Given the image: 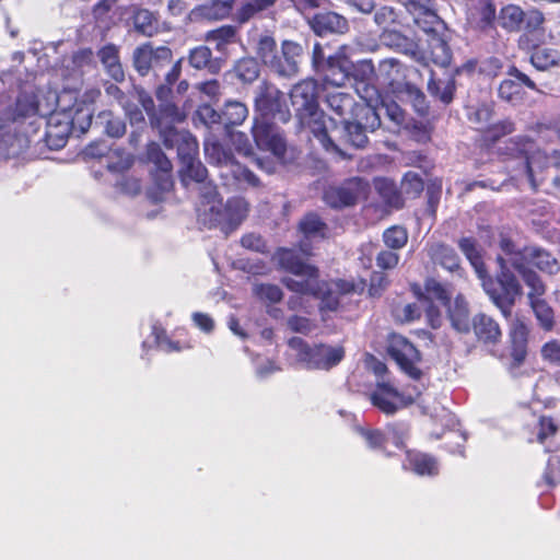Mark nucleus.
I'll return each mask as SVG.
<instances>
[{
	"mask_svg": "<svg viewBox=\"0 0 560 560\" xmlns=\"http://www.w3.org/2000/svg\"><path fill=\"white\" fill-rule=\"evenodd\" d=\"M236 77L244 82H253L259 75V65L255 58H243L234 67Z\"/></svg>",
	"mask_w": 560,
	"mask_h": 560,
	"instance_id": "obj_54",
	"label": "nucleus"
},
{
	"mask_svg": "<svg viewBox=\"0 0 560 560\" xmlns=\"http://www.w3.org/2000/svg\"><path fill=\"white\" fill-rule=\"evenodd\" d=\"M395 94L399 100L409 102L418 114L423 115L427 113L425 95L416 85L409 82L399 84L398 91Z\"/></svg>",
	"mask_w": 560,
	"mask_h": 560,
	"instance_id": "obj_37",
	"label": "nucleus"
},
{
	"mask_svg": "<svg viewBox=\"0 0 560 560\" xmlns=\"http://www.w3.org/2000/svg\"><path fill=\"white\" fill-rule=\"evenodd\" d=\"M455 89L456 84L454 75L436 80L431 71V77L428 81V91L431 95L438 97L441 102L448 104L453 101Z\"/></svg>",
	"mask_w": 560,
	"mask_h": 560,
	"instance_id": "obj_36",
	"label": "nucleus"
},
{
	"mask_svg": "<svg viewBox=\"0 0 560 560\" xmlns=\"http://www.w3.org/2000/svg\"><path fill=\"white\" fill-rule=\"evenodd\" d=\"M203 39L208 43L214 44L215 49L223 52L229 45L236 42L237 28L233 25H223L207 32Z\"/></svg>",
	"mask_w": 560,
	"mask_h": 560,
	"instance_id": "obj_35",
	"label": "nucleus"
},
{
	"mask_svg": "<svg viewBox=\"0 0 560 560\" xmlns=\"http://www.w3.org/2000/svg\"><path fill=\"white\" fill-rule=\"evenodd\" d=\"M525 11L516 4L504 5L499 13L498 22L501 27L509 32H518L522 30Z\"/></svg>",
	"mask_w": 560,
	"mask_h": 560,
	"instance_id": "obj_39",
	"label": "nucleus"
},
{
	"mask_svg": "<svg viewBox=\"0 0 560 560\" xmlns=\"http://www.w3.org/2000/svg\"><path fill=\"white\" fill-rule=\"evenodd\" d=\"M255 50L262 63L273 71L279 58L275 37L268 32L260 34Z\"/></svg>",
	"mask_w": 560,
	"mask_h": 560,
	"instance_id": "obj_31",
	"label": "nucleus"
},
{
	"mask_svg": "<svg viewBox=\"0 0 560 560\" xmlns=\"http://www.w3.org/2000/svg\"><path fill=\"white\" fill-rule=\"evenodd\" d=\"M154 343L164 352L180 351L182 347L178 342L172 341L165 334V330L154 326L152 330Z\"/></svg>",
	"mask_w": 560,
	"mask_h": 560,
	"instance_id": "obj_62",
	"label": "nucleus"
},
{
	"mask_svg": "<svg viewBox=\"0 0 560 560\" xmlns=\"http://www.w3.org/2000/svg\"><path fill=\"white\" fill-rule=\"evenodd\" d=\"M529 304L540 328L551 331L555 327V312L551 306L544 299L534 300Z\"/></svg>",
	"mask_w": 560,
	"mask_h": 560,
	"instance_id": "obj_47",
	"label": "nucleus"
},
{
	"mask_svg": "<svg viewBox=\"0 0 560 560\" xmlns=\"http://www.w3.org/2000/svg\"><path fill=\"white\" fill-rule=\"evenodd\" d=\"M180 174L183 176L184 183H187L188 179L202 183L207 178V168L198 159H196L191 161V163H186L183 165L180 168Z\"/></svg>",
	"mask_w": 560,
	"mask_h": 560,
	"instance_id": "obj_58",
	"label": "nucleus"
},
{
	"mask_svg": "<svg viewBox=\"0 0 560 560\" xmlns=\"http://www.w3.org/2000/svg\"><path fill=\"white\" fill-rule=\"evenodd\" d=\"M423 190V182L418 173L408 172L401 180V192L415 198Z\"/></svg>",
	"mask_w": 560,
	"mask_h": 560,
	"instance_id": "obj_60",
	"label": "nucleus"
},
{
	"mask_svg": "<svg viewBox=\"0 0 560 560\" xmlns=\"http://www.w3.org/2000/svg\"><path fill=\"white\" fill-rule=\"evenodd\" d=\"M500 248L506 256V267L509 265L513 268L522 267L525 264L527 267L534 265L542 272L556 275L560 270L558 260L548 252L539 247H524L520 249L509 238L502 237L500 241Z\"/></svg>",
	"mask_w": 560,
	"mask_h": 560,
	"instance_id": "obj_9",
	"label": "nucleus"
},
{
	"mask_svg": "<svg viewBox=\"0 0 560 560\" xmlns=\"http://www.w3.org/2000/svg\"><path fill=\"white\" fill-rule=\"evenodd\" d=\"M493 116V107L490 104H481L467 108L468 120L475 125L476 129L485 131L490 125Z\"/></svg>",
	"mask_w": 560,
	"mask_h": 560,
	"instance_id": "obj_48",
	"label": "nucleus"
},
{
	"mask_svg": "<svg viewBox=\"0 0 560 560\" xmlns=\"http://www.w3.org/2000/svg\"><path fill=\"white\" fill-rule=\"evenodd\" d=\"M472 329L477 339L486 345H495L502 337L499 324L490 316L480 313L472 318Z\"/></svg>",
	"mask_w": 560,
	"mask_h": 560,
	"instance_id": "obj_24",
	"label": "nucleus"
},
{
	"mask_svg": "<svg viewBox=\"0 0 560 560\" xmlns=\"http://www.w3.org/2000/svg\"><path fill=\"white\" fill-rule=\"evenodd\" d=\"M431 60L441 67H445L451 62V50L446 42L440 37H433L430 43Z\"/></svg>",
	"mask_w": 560,
	"mask_h": 560,
	"instance_id": "obj_55",
	"label": "nucleus"
},
{
	"mask_svg": "<svg viewBox=\"0 0 560 560\" xmlns=\"http://www.w3.org/2000/svg\"><path fill=\"white\" fill-rule=\"evenodd\" d=\"M514 131V124L511 120H501L495 124H491L483 131V138L487 142H495L501 137L510 135Z\"/></svg>",
	"mask_w": 560,
	"mask_h": 560,
	"instance_id": "obj_56",
	"label": "nucleus"
},
{
	"mask_svg": "<svg viewBox=\"0 0 560 560\" xmlns=\"http://www.w3.org/2000/svg\"><path fill=\"white\" fill-rule=\"evenodd\" d=\"M312 30L319 36L327 34H343L348 31V21L336 12H320L310 21Z\"/></svg>",
	"mask_w": 560,
	"mask_h": 560,
	"instance_id": "obj_23",
	"label": "nucleus"
},
{
	"mask_svg": "<svg viewBox=\"0 0 560 560\" xmlns=\"http://www.w3.org/2000/svg\"><path fill=\"white\" fill-rule=\"evenodd\" d=\"M508 74L511 78L503 80L498 88V95L502 101L512 105L521 104L525 96L523 85L533 91H538L536 83L517 68L511 67Z\"/></svg>",
	"mask_w": 560,
	"mask_h": 560,
	"instance_id": "obj_18",
	"label": "nucleus"
},
{
	"mask_svg": "<svg viewBox=\"0 0 560 560\" xmlns=\"http://www.w3.org/2000/svg\"><path fill=\"white\" fill-rule=\"evenodd\" d=\"M98 57L107 73L117 82L125 79L122 67L119 62L118 49L114 45H107L98 51Z\"/></svg>",
	"mask_w": 560,
	"mask_h": 560,
	"instance_id": "obj_38",
	"label": "nucleus"
},
{
	"mask_svg": "<svg viewBox=\"0 0 560 560\" xmlns=\"http://www.w3.org/2000/svg\"><path fill=\"white\" fill-rule=\"evenodd\" d=\"M375 74V68L371 59H364L353 63V68L351 71V75H353L357 80L361 81L363 84L362 88L358 86L357 91L359 95L366 94L365 86H370L366 81L371 80Z\"/></svg>",
	"mask_w": 560,
	"mask_h": 560,
	"instance_id": "obj_52",
	"label": "nucleus"
},
{
	"mask_svg": "<svg viewBox=\"0 0 560 560\" xmlns=\"http://www.w3.org/2000/svg\"><path fill=\"white\" fill-rule=\"evenodd\" d=\"M154 23L155 19L153 14L145 9L138 10L133 16L136 30L147 36H151L155 32L156 27Z\"/></svg>",
	"mask_w": 560,
	"mask_h": 560,
	"instance_id": "obj_57",
	"label": "nucleus"
},
{
	"mask_svg": "<svg viewBox=\"0 0 560 560\" xmlns=\"http://www.w3.org/2000/svg\"><path fill=\"white\" fill-rule=\"evenodd\" d=\"M278 0H242L235 11V20L238 23H246L249 20L270 12Z\"/></svg>",
	"mask_w": 560,
	"mask_h": 560,
	"instance_id": "obj_29",
	"label": "nucleus"
},
{
	"mask_svg": "<svg viewBox=\"0 0 560 560\" xmlns=\"http://www.w3.org/2000/svg\"><path fill=\"white\" fill-rule=\"evenodd\" d=\"M188 62L197 70L208 69L212 73L220 70L219 65L212 59L211 49L203 45L197 46L189 51Z\"/></svg>",
	"mask_w": 560,
	"mask_h": 560,
	"instance_id": "obj_40",
	"label": "nucleus"
},
{
	"mask_svg": "<svg viewBox=\"0 0 560 560\" xmlns=\"http://www.w3.org/2000/svg\"><path fill=\"white\" fill-rule=\"evenodd\" d=\"M289 347L296 352V359L308 370H330L341 362L345 349L341 346H308L303 339L293 337Z\"/></svg>",
	"mask_w": 560,
	"mask_h": 560,
	"instance_id": "obj_8",
	"label": "nucleus"
},
{
	"mask_svg": "<svg viewBox=\"0 0 560 560\" xmlns=\"http://www.w3.org/2000/svg\"><path fill=\"white\" fill-rule=\"evenodd\" d=\"M545 43L527 45L524 48L533 50L530 62L537 70H548L560 63V51L557 48L544 46Z\"/></svg>",
	"mask_w": 560,
	"mask_h": 560,
	"instance_id": "obj_27",
	"label": "nucleus"
},
{
	"mask_svg": "<svg viewBox=\"0 0 560 560\" xmlns=\"http://www.w3.org/2000/svg\"><path fill=\"white\" fill-rule=\"evenodd\" d=\"M495 19V7L492 0H477L469 12V21L476 27L485 28Z\"/></svg>",
	"mask_w": 560,
	"mask_h": 560,
	"instance_id": "obj_32",
	"label": "nucleus"
},
{
	"mask_svg": "<svg viewBox=\"0 0 560 560\" xmlns=\"http://www.w3.org/2000/svg\"><path fill=\"white\" fill-rule=\"evenodd\" d=\"M429 253L434 264L451 272L459 270V258L452 247L444 244H435L430 247Z\"/></svg>",
	"mask_w": 560,
	"mask_h": 560,
	"instance_id": "obj_33",
	"label": "nucleus"
},
{
	"mask_svg": "<svg viewBox=\"0 0 560 560\" xmlns=\"http://www.w3.org/2000/svg\"><path fill=\"white\" fill-rule=\"evenodd\" d=\"M327 106L342 120L352 118L363 105H357L353 96L345 92H328L326 95Z\"/></svg>",
	"mask_w": 560,
	"mask_h": 560,
	"instance_id": "obj_25",
	"label": "nucleus"
},
{
	"mask_svg": "<svg viewBox=\"0 0 560 560\" xmlns=\"http://www.w3.org/2000/svg\"><path fill=\"white\" fill-rule=\"evenodd\" d=\"M514 269L518 271L526 285L530 289L527 294L529 302L540 300L546 291L540 277L535 271L530 270L525 264H522V267Z\"/></svg>",
	"mask_w": 560,
	"mask_h": 560,
	"instance_id": "obj_44",
	"label": "nucleus"
},
{
	"mask_svg": "<svg viewBox=\"0 0 560 560\" xmlns=\"http://www.w3.org/2000/svg\"><path fill=\"white\" fill-rule=\"evenodd\" d=\"M357 432L362 436L368 447L371 450H382L387 441L386 435L378 429L358 427Z\"/></svg>",
	"mask_w": 560,
	"mask_h": 560,
	"instance_id": "obj_59",
	"label": "nucleus"
},
{
	"mask_svg": "<svg viewBox=\"0 0 560 560\" xmlns=\"http://www.w3.org/2000/svg\"><path fill=\"white\" fill-rule=\"evenodd\" d=\"M381 40L384 45L392 49H395L415 59L418 58L419 49L417 43L412 38L405 36L398 31L384 30L381 34Z\"/></svg>",
	"mask_w": 560,
	"mask_h": 560,
	"instance_id": "obj_28",
	"label": "nucleus"
},
{
	"mask_svg": "<svg viewBox=\"0 0 560 560\" xmlns=\"http://www.w3.org/2000/svg\"><path fill=\"white\" fill-rule=\"evenodd\" d=\"M217 192L209 199V207L205 209L203 215H209L208 222L211 226H220L222 232L228 235L233 232L246 218L248 203L245 199L235 197L222 203L221 199H215Z\"/></svg>",
	"mask_w": 560,
	"mask_h": 560,
	"instance_id": "obj_10",
	"label": "nucleus"
},
{
	"mask_svg": "<svg viewBox=\"0 0 560 560\" xmlns=\"http://www.w3.org/2000/svg\"><path fill=\"white\" fill-rule=\"evenodd\" d=\"M541 358L552 364L560 365V342L550 340L540 350Z\"/></svg>",
	"mask_w": 560,
	"mask_h": 560,
	"instance_id": "obj_64",
	"label": "nucleus"
},
{
	"mask_svg": "<svg viewBox=\"0 0 560 560\" xmlns=\"http://www.w3.org/2000/svg\"><path fill=\"white\" fill-rule=\"evenodd\" d=\"M95 124L103 128V131L112 138H120L126 132V124L110 110L101 112Z\"/></svg>",
	"mask_w": 560,
	"mask_h": 560,
	"instance_id": "obj_41",
	"label": "nucleus"
},
{
	"mask_svg": "<svg viewBox=\"0 0 560 560\" xmlns=\"http://www.w3.org/2000/svg\"><path fill=\"white\" fill-rule=\"evenodd\" d=\"M58 103V92L51 89H40L34 91H23L16 97L14 107L4 113L0 119V130L8 127V122H16V130L27 135L28 130L22 129L27 124L32 131H35V124L38 117L47 119L50 117L56 104Z\"/></svg>",
	"mask_w": 560,
	"mask_h": 560,
	"instance_id": "obj_5",
	"label": "nucleus"
},
{
	"mask_svg": "<svg viewBox=\"0 0 560 560\" xmlns=\"http://www.w3.org/2000/svg\"><path fill=\"white\" fill-rule=\"evenodd\" d=\"M122 107L129 118L130 125L136 127V130H133L130 135V142L136 144L140 139L141 131L145 128V119L143 113L137 106H132L129 103H124Z\"/></svg>",
	"mask_w": 560,
	"mask_h": 560,
	"instance_id": "obj_51",
	"label": "nucleus"
},
{
	"mask_svg": "<svg viewBox=\"0 0 560 560\" xmlns=\"http://www.w3.org/2000/svg\"><path fill=\"white\" fill-rule=\"evenodd\" d=\"M205 154L210 163L219 167V176L224 185H236L237 187H258L259 178L247 167L236 162L231 152L226 151L218 141L207 139L205 141Z\"/></svg>",
	"mask_w": 560,
	"mask_h": 560,
	"instance_id": "obj_6",
	"label": "nucleus"
},
{
	"mask_svg": "<svg viewBox=\"0 0 560 560\" xmlns=\"http://www.w3.org/2000/svg\"><path fill=\"white\" fill-rule=\"evenodd\" d=\"M278 265L291 272L293 277H284L282 283L296 293L287 301L290 311H304L311 313L306 295L320 300V311H336L340 296L351 293L355 287L346 280L320 282L318 269L301 259L294 249L279 248L275 256Z\"/></svg>",
	"mask_w": 560,
	"mask_h": 560,
	"instance_id": "obj_1",
	"label": "nucleus"
},
{
	"mask_svg": "<svg viewBox=\"0 0 560 560\" xmlns=\"http://www.w3.org/2000/svg\"><path fill=\"white\" fill-rule=\"evenodd\" d=\"M405 466L419 476H434L439 472L438 460L433 456L420 452H408Z\"/></svg>",
	"mask_w": 560,
	"mask_h": 560,
	"instance_id": "obj_30",
	"label": "nucleus"
},
{
	"mask_svg": "<svg viewBox=\"0 0 560 560\" xmlns=\"http://www.w3.org/2000/svg\"><path fill=\"white\" fill-rule=\"evenodd\" d=\"M303 58V47L292 40H284L273 72L291 78L298 74Z\"/></svg>",
	"mask_w": 560,
	"mask_h": 560,
	"instance_id": "obj_22",
	"label": "nucleus"
},
{
	"mask_svg": "<svg viewBox=\"0 0 560 560\" xmlns=\"http://www.w3.org/2000/svg\"><path fill=\"white\" fill-rule=\"evenodd\" d=\"M528 329L520 319L512 323L510 336L514 345V355L517 361H522L525 357V343Z\"/></svg>",
	"mask_w": 560,
	"mask_h": 560,
	"instance_id": "obj_50",
	"label": "nucleus"
},
{
	"mask_svg": "<svg viewBox=\"0 0 560 560\" xmlns=\"http://www.w3.org/2000/svg\"><path fill=\"white\" fill-rule=\"evenodd\" d=\"M369 400L386 416H393L415 401L410 395L399 392L387 381H378L375 384L369 393Z\"/></svg>",
	"mask_w": 560,
	"mask_h": 560,
	"instance_id": "obj_13",
	"label": "nucleus"
},
{
	"mask_svg": "<svg viewBox=\"0 0 560 560\" xmlns=\"http://www.w3.org/2000/svg\"><path fill=\"white\" fill-rule=\"evenodd\" d=\"M374 187L386 205L393 208H400L404 205L401 194L397 190L395 183L388 178H377Z\"/></svg>",
	"mask_w": 560,
	"mask_h": 560,
	"instance_id": "obj_43",
	"label": "nucleus"
},
{
	"mask_svg": "<svg viewBox=\"0 0 560 560\" xmlns=\"http://www.w3.org/2000/svg\"><path fill=\"white\" fill-rule=\"evenodd\" d=\"M378 78L387 84L393 93L398 91L399 84H405V67L395 58L384 59L378 65Z\"/></svg>",
	"mask_w": 560,
	"mask_h": 560,
	"instance_id": "obj_26",
	"label": "nucleus"
},
{
	"mask_svg": "<svg viewBox=\"0 0 560 560\" xmlns=\"http://www.w3.org/2000/svg\"><path fill=\"white\" fill-rule=\"evenodd\" d=\"M290 100L302 125L312 130L323 147L328 151L336 152L342 159H348L349 155L336 145L327 133L325 116L318 108L317 83L312 79L296 83L290 92Z\"/></svg>",
	"mask_w": 560,
	"mask_h": 560,
	"instance_id": "obj_4",
	"label": "nucleus"
},
{
	"mask_svg": "<svg viewBox=\"0 0 560 560\" xmlns=\"http://www.w3.org/2000/svg\"><path fill=\"white\" fill-rule=\"evenodd\" d=\"M252 135L259 150L270 152L281 163L291 159L281 130L270 120L255 118Z\"/></svg>",
	"mask_w": 560,
	"mask_h": 560,
	"instance_id": "obj_12",
	"label": "nucleus"
},
{
	"mask_svg": "<svg viewBox=\"0 0 560 560\" xmlns=\"http://www.w3.org/2000/svg\"><path fill=\"white\" fill-rule=\"evenodd\" d=\"M448 300V293L441 283L433 279L425 282V294L419 298V302L432 328H438L442 324V315L435 301L441 305H446Z\"/></svg>",
	"mask_w": 560,
	"mask_h": 560,
	"instance_id": "obj_17",
	"label": "nucleus"
},
{
	"mask_svg": "<svg viewBox=\"0 0 560 560\" xmlns=\"http://www.w3.org/2000/svg\"><path fill=\"white\" fill-rule=\"evenodd\" d=\"M544 14L536 9H532L525 12V19L523 20L522 30L524 34L521 37V45L523 47L527 45H537V43H546L548 38H552L550 32L545 26Z\"/></svg>",
	"mask_w": 560,
	"mask_h": 560,
	"instance_id": "obj_21",
	"label": "nucleus"
},
{
	"mask_svg": "<svg viewBox=\"0 0 560 560\" xmlns=\"http://www.w3.org/2000/svg\"><path fill=\"white\" fill-rule=\"evenodd\" d=\"M148 159L152 163H154L156 165L158 170H160L162 173V177H163L162 188L168 189L171 187V180L168 178L170 177L168 173L172 170V164L156 143L149 144Z\"/></svg>",
	"mask_w": 560,
	"mask_h": 560,
	"instance_id": "obj_45",
	"label": "nucleus"
},
{
	"mask_svg": "<svg viewBox=\"0 0 560 560\" xmlns=\"http://www.w3.org/2000/svg\"><path fill=\"white\" fill-rule=\"evenodd\" d=\"M387 350L402 372L411 378H420L422 372L418 364L421 361V355L407 338L397 334L390 335Z\"/></svg>",
	"mask_w": 560,
	"mask_h": 560,
	"instance_id": "obj_14",
	"label": "nucleus"
},
{
	"mask_svg": "<svg viewBox=\"0 0 560 560\" xmlns=\"http://www.w3.org/2000/svg\"><path fill=\"white\" fill-rule=\"evenodd\" d=\"M100 96V91L90 89L79 101L74 91L63 90L58 93V103L47 120V137L56 138L57 145H63L66 139L74 131L84 133L92 124L91 105Z\"/></svg>",
	"mask_w": 560,
	"mask_h": 560,
	"instance_id": "obj_2",
	"label": "nucleus"
},
{
	"mask_svg": "<svg viewBox=\"0 0 560 560\" xmlns=\"http://www.w3.org/2000/svg\"><path fill=\"white\" fill-rule=\"evenodd\" d=\"M248 109L245 104L237 101H228L222 112L225 126L241 125L247 117Z\"/></svg>",
	"mask_w": 560,
	"mask_h": 560,
	"instance_id": "obj_49",
	"label": "nucleus"
},
{
	"mask_svg": "<svg viewBox=\"0 0 560 560\" xmlns=\"http://www.w3.org/2000/svg\"><path fill=\"white\" fill-rule=\"evenodd\" d=\"M458 246L474 267L478 278L482 281V288L486 293L501 310L502 314L509 317L514 299L521 292V285L514 273L506 267V256L503 254L499 255L497 258L500 272L497 276V281H494L487 276L480 249L475 240L471 237H463L459 240Z\"/></svg>",
	"mask_w": 560,
	"mask_h": 560,
	"instance_id": "obj_3",
	"label": "nucleus"
},
{
	"mask_svg": "<svg viewBox=\"0 0 560 560\" xmlns=\"http://www.w3.org/2000/svg\"><path fill=\"white\" fill-rule=\"evenodd\" d=\"M252 291L255 298L267 306L275 305L283 299V291L273 283H254Z\"/></svg>",
	"mask_w": 560,
	"mask_h": 560,
	"instance_id": "obj_46",
	"label": "nucleus"
},
{
	"mask_svg": "<svg viewBox=\"0 0 560 560\" xmlns=\"http://www.w3.org/2000/svg\"><path fill=\"white\" fill-rule=\"evenodd\" d=\"M299 228L306 240H322L327 236L328 228L316 213L306 214Z\"/></svg>",
	"mask_w": 560,
	"mask_h": 560,
	"instance_id": "obj_42",
	"label": "nucleus"
},
{
	"mask_svg": "<svg viewBox=\"0 0 560 560\" xmlns=\"http://www.w3.org/2000/svg\"><path fill=\"white\" fill-rule=\"evenodd\" d=\"M448 315L452 326L459 332L469 331L468 303L462 295H457L452 305L448 306Z\"/></svg>",
	"mask_w": 560,
	"mask_h": 560,
	"instance_id": "obj_34",
	"label": "nucleus"
},
{
	"mask_svg": "<svg viewBox=\"0 0 560 560\" xmlns=\"http://www.w3.org/2000/svg\"><path fill=\"white\" fill-rule=\"evenodd\" d=\"M352 54L353 48L343 45L327 58L326 66L322 69L325 72V84L340 88L347 83L353 68V62L350 60Z\"/></svg>",
	"mask_w": 560,
	"mask_h": 560,
	"instance_id": "obj_15",
	"label": "nucleus"
},
{
	"mask_svg": "<svg viewBox=\"0 0 560 560\" xmlns=\"http://www.w3.org/2000/svg\"><path fill=\"white\" fill-rule=\"evenodd\" d=\"M164 145L168 149L176 148L182 166L197 159L198 142L195 137L186 130L175 128L164 129L161 132Z\"/></svg>",
	"mask_w": 560,
	"mask_h": 560,
	"instance_id": "obj_19",
	"label": "nucleus"
},
{
	"mask_svg": "<svg viewBox=\"0 0 560 560\" xmlns=\"http://www.w3.org/2000/svg\"><path fill=\"white\" fill-rule=\"evenodd\" d=\"M287 326L290 330L302 335L311 334L316 327L311 319L299 315L290 316L287 319Z\"/></svg>",
	"mask_w": 560,
	"mask_h": 560,
	"instance_id": "obj_61",
	"label": "nucleus"
},
{
	"mask_svg": "<svg viewBox=\"0 0 560 560\" xmlns=\"http://www.w3.org/2000/svg\"><path fill=\"white\" fill-rule=\"evenodd\" d=\"M202 14L212 20H221L230 14L231 5L223 1H214L210 5L202 7Z\"/></svg>",
	"mask_w": 560,
	"mask_h": 560,
	"instance_id": "obj_63",
	"label": "nucleus"
},
{
	"mask_svg": "<svg viewBox=\"0 0 560 560\" xmlns=\"http://www.w3.org/2000/svg\"><path fill=\"white\" fill-rule=\"evenodd\" d=\"M383 242L388 248L398 250L407 244L408 232L405 228L399 225L390 226L384 231Z\"/></svg>",
	"mask_w": 560,
	"mask_h": 560,
	"instance_id": "obj_53",
	"label": "nucleus"
},
{
	"mask_svg": "<svg viewBox=\"0 0 560 560\" xmlns=\"http://www.w3.org/2000/svg\"><path fill=\"white\" fill-rule=\"evenodd\" d=\"M171 59L172 50L168 47H153L150 43L137 47L132 55L133 67L140 75H147L151 70L163 67Z\"/></svg>",
	"mask_w": 560,
	"mask_h": 560,
	"instance_id": "obj_16",
	"label": "nucleus"
},
{
	"mask_svg": "<svg viewBox=\"0 0 560 560\" xmlns=\"http://www.w3.org/2000/svg\"><path fill=\"white\" fill-rule=\"evenodd\" d=\"M366 94H361L365 105L353 117L361 120L351 121L345 118L342 124V138L354 148H363L368 143L369 131H374L381 126L380 114L373 103L378 98V92L374 86H365Z\"/></svg>",
	"mask_w": 560,
	"mask_h": 560,
	"instance_id": "obj_7",
	"label": "nucleus"
},
{
	"mask_svg": "<svg viewBox=\"0 0 560 560\" xmlns=\"http://www.w3.org/2000/svg\"><path fill=\"white\" fill-rule=\"evenodd\" d=\"M365 184L352 178L340 186L329 187L324 192L325 202L332 208L353 206L364 195Z\"/></svg>",
	"mask_w": 560,
	"mask_h": 560,
	"instance_id": "obj_20",
	"label": "nucleus"
},
{
	"mask_svg": "<svg viewBox=\"0 0 560 560\" xmlns=\"http://www.w3.org/2000/svg\"><path fill=\"white\" fill-rule=\"evenodd\" d=\"M255 109L258 119H278L287 122L290 119V112L287 106L284 94L273 84L262 82L256 89Z\"/></svg>",
	"mask_w": 560,
	"mask_h": 560,
	"instance_id": "obj_11",
	"label": "nucleus"
}]
</instances>
